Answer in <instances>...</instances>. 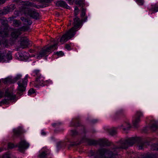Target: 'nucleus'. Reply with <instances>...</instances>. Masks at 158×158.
<instances>
[{"label":"nucleus","mask_w":158,"mask_h":158,"mask_svg":"<svg viewBox=\"0 0 158 158\" xmlns=\"http://www.w3.org/2000/svg\"><path fill=\"white\" fill-rule=\"evenodd\" d=\"M79 10L77 7L76 6L75 8L74 16L75 18L73 19V27L70 29L69 31L64 34L61 37L60 42L61 43L65 42L69 40L73 37L76 34L77 30L76 29L78 28L80 26L81 21L79 18L77 17L78 14Z\"/></svg>","instance_id":"2"},{"label":"nucleus","mask_w":158,"mask_h":158,"mask_svg":"<svg viewBox=\"0 0 158 158\" xmlns=\"http://www.w3.org/2000/svg\"><path fill=\"white\" fill-rule=\"evenodd\" d=\"M18 56V58L22 60H26L28 58V56L26 55L25 52H23V53L20 52H19Z\"/></svg>","instance_id":"13"},{"label":"nucleus","mask_w":158,"mask_h":158,"mask_svg":"<svg viewBox=\"0 0 158 158\" xmlns=\"http://www.w3.org/2000/svg\"><path fill=\"white\" fill-rule=\"evenodd\" d=\"M135 138L132 137L129 139V146H132L135 142Z\"/></svg>","instance_id":"25"},{"label":"nucleus","mask_w":158,"mask_h":158,"mask_svg":"<svg viewBox=\"0 0 158 158\" xmlns=\"http://www.w3.org/2000/svg\"><path fill=\"white\" fill-rule=\"evenodd\" d=\"M20 19L21 20L24 22V24H25V23H26V21H27V19L23 17H21Z\"/></svg>","instance_id":"34"},{"label":"nucleus","mask_w":158,"mask_h":158,"mask_svg":"<svg viewBox=\"0 0 158 158\" xmlns=\"http://www.w3.org/2000/svg\"><path fill=\"white\" fill-rule=\"evenodd\" d=\"M108 132L110 135L114 136L117 134L116 129L115 128H111L108 130Z\"/></svg>","instance_id":"21"},{"label":"nucleus","mask_w":158,"mask_h":158,"mask_svg":"<svg viewBox=\"0 0 158 158\" xmlns=\"http://www.w3.org/2000/svg\"><path fill=\"white\" fill-rule=\"evenodd\" d=\"M3 150V149L1 148H0V152L2 151Z\"/></svg>","instance_id":"57"},{"label":"nucleus","mask_w":158,"mask_h":158,"mask_svg":"<svg viewBox=\"0 0 158 158\" xmlns=\"http://www.w3.org/2000/svg\"><path fill=\"white\" fill-rule=\"evenodd\" d=\"M23 5H24L23 8H27V6H31L37 8L36 5L33 2H23Z\"/></svg>","instance_id":"18"},{"label":"nucleus","mask_w":158,"mask_h":158,"mask_svg":"<svg viewBox=\"0 0 158 158\" xmlns=\"http://www.w3.org/2000/svg\"><path fill=\"white\" fill-rule=\"evenodd\" d=\"M92 122L93 123H95L97 122V120H93L92 121Z\"/></svg>","instance_id":"51"},{"label":"nucleus","mask_w":158,"mask_h":158,"mask_svg":"<svg viewBox=\"0 0 158 158\" xmlns=\"http://www.w3.org/2000/svg\"><path fill=\"white\" fill-rule=\"evenodd\" d=\"M78 118H76L75 119H73L71 122L70 126L76 127L79 126L80 124L78 121Z\"/></svg>","instance_id":"19"},{"label":"nucleus","mask_w":158,"mask_h":158,"mask_svg":"<svg viewBox=\"0 0 158 158\" xmlns=\"http://www.w3.org/2000/svg\"><path fill=\"white\" fill-rule=\"evenodd\" d=\"M10 154H5L3 155L2 158H10Z\"/></svg>","instance_id":"38"},{"label":"nucleus","mask_w":158,"mask_h":158,"mask_svg":"<svg viewBox=\"0 0 158 158\" xmlns=\"http://www.w3.org/2000/svg\"><path fill=\"white\" fill-rule=\"evenodd\" d=\"M14 134L16 136H19L23 133V131L21 127H19L17 129H14L13 130Z\"/></svg>","instance_id":"20"},{"label":"nucleus","mask_w":158,"mask_h":158,"mask_svg":"<svg viewBox=\"0 0 158 158\" xmlns=\"http://www.w3.org/2000/svg\"><path fill=\"white\" fill-rule=\"evenodd\" d=\"M56 54L58 56H62L64 55V53L62 51L57 52Z\"/></svg>","instance_id":"36"},{"label":"nucleus","mask_w":158,"mask_h":158,"mask_svg":"<svg viewBox=\"0 0 158 158\" xmlns=\"http://www.w3.org/2000/svg\"><path fill=\"white\" fill-rule=\"evenodd\" d=\"M36 81L39 84H43V78L41 76H39L36 79Z\"/></svg>","instance_id":"23"},{"label":"nucleus","mask_w":158,"mask_h":158,"mask_svg":"<svg viewBox=\"0 0 158 158\" xmlns=\"http://www.w3.org/2000/svg\"><path fill=\"white\" fill-rule=\"evenodd\" d=\"M28 15L32 18L37 20L39 19V15L35 10L29 9L28 10Z\"/></svg>","instance_id":"10"},{"label":"nucleus","mask_w":158,"mask_h":158,"mask_svg":"<svg viewBox=\"0 0 158 158\" xmlns=\"http://www.w3.org/2000/svg\"><path fill=\"white\" fill-rule=\"evenodd\" d=\"M43 3H48L50 2V0H42Z\"/></svg>","instance_id":"42"},{"label":"nucleus","mask_w":158,"mask_h":158,"mask_svg":"<svg viewBox=\"0 0 158 158\" xmlns=\"http://www.w3.org/2000/svg\"><path fill=\"white\" fill-rule=\"evenodd\" d=\"M76 4L82 7V10L81 13V17L84 16L85 14L86 10L83 8L85 5L84 1V0H76Z\"/></svg>","instance_id":"11"},{"label":"nucleus","mask_w":158,"mask_h":158,"mask_svg":"<svg viewBox=\"0 0 158 158\" xmlns=\"http://www.w3.org/2000/svg\"><path fill=\"white\" fill-rule=\"evenodd\" d=\"M89 145H95L98 144V141L94 139H89L86 138H83Z\"/></svg>","instance_id":"15"},{"label":"nucleus","mask_w":158,"mask_h":158,"mask_svg":"<svg viewBox=\"0 0 158 158\" xmlns=\"http://www.w3.org/2000/svg\"><path fill=\"white\" fill-rule=\"evenodd\" d=\"M60 123H54L52 124V125L53 127H55L56 126V125H60Z\"/></svg>","instance_id":"44"},{"label":"nucleus","mask_w":158,"mask_h":158,"mask_svg":"<svg viewBox=\"0 0 158 158\" xmlns=\"http://www.w3.org/2000/svg\"><path fill=\"white\" fill-rule=\"evenodd\" d=\"M62 144L63 143L61 142H58L57 143V147L58 148H60L62 147Z\"/></svg>","instance_id":"33"},{"label":"nucleus","mask_w":158,"mask_h":158,"mask_svg":"<svg viewBox=\"0 0 158 158\" xmlns=\"http://www.w3.org/2000/svg\"><path fill=\"white\" fill-rule=\"evenodd\" d=\"M56 4L58 6L64 7L67 9H69V7L66 4V2L63 1L61 0L57 1Z\"/></svg>","instance_id":"14"},{"label":"nucleus","mask_w":158,"mask_h":158,"mask_svg":"<svg viewBox=\"0 0 158 158\" xmlns=\"http://www.w3.org/2000/svg\"><path fill=\"white\" fill-rule=\"evenodd\" d=\"M5 2V0H0V4H3ZM1 14V13H0V15Z\"/></svg>","instance_id":"45"},{"label":"nucleus","mask_w":158,"mask_h":158,"mask_svg":"<svg viewBox=\"0 0 158 158\" xmlns=\"http://www.w3.org/2000/svg\"><path fill=\"white\" fill-rule=\"evenodd\" d=\"M1 23L2 25L0 27V37L4 38L9 35L8 21L6 20L2 19Z\"/></svg>","instance_id":"3"},{"label":"nucleus","mask_w":158,"mask_h":158,"mask_svg":"<svg viewBox=\"0 0 158 158\" xmlns=\"http://www.w3.org/2000/svg\"><path fill=\"white\" fill-rule=\"evenodd\" d=\"M5 98L2 100L0 103L7 104L8 101L14 100L15 98V96L12 93L9 92L8 90L5 91Z\"/></svg>","instance_id":"6"},{"label":"nucleus","mask_w":158,"mask_h":158,"mask_svg":"<svg viewBox=\"0 0 158 158\" xmlns=\"http://www.w3.org/2000/svg\"><path fill=\"white\" fill-rule=\"evenodd\" d=\"M117 146H115L110 149L101 148L98 151L91 150L89 152L90 157L94 156V158H115L117 155V150L119 148H126L128 144V139L117 142Z\"/></svg>","instance_id":"1"},{"label":"nucleus","mask_w":158,"mask_h":158,"mask_svg":"<svg viewBox=\"0 0 158 158\" xmlns=\"http://www.w3.org/2000/svg\"><path fill=\"white\" fill-rule=\"evenodd\" d=\"M76 145V144L75 143H71L70 144V146L73 147L75 145Z\"/></svg>","instance_id":"47"},{"label":"nucleus","mask_w":158,"mask_h":158,"mask_svg":"<svg viewBox=\"0 0 158 158\" xmlns=\"http://www.w3.org/2000/svg\"><path fill=\"white\" fill-rule=\"evenodd\" d=\"M7 42H8V40L5 39H4V42H2V43L7 44Z\"/></svg>","instance_id":"48"},{"label":"nucleus","mask_w":158,"mask_h":158,"mask_svg":"<svg viewBox=\"0 0 158 158\" xmlns=\"http://www.w3.org/2000/svg\"><path fill=\"white\" fill-rule=\"evenodd\" d=\"M29 144L25 140H21L19 143L16 145V146L19 148V150L21 152H23L25 150L27 149L29 147Z\"/></svg>","instance_id":"9"},{"label":"nucleus","mask_w":158,"mask_h":158,"mask_svg":"<svg viewBox=\"0 0 158 158\" xmlns=\"http://www.w3.org/2000/svg\"><path fill=\"white\" fill-rule=\"evenodd\" d=\"M136 2L139 5H143L144 2L143 0H136Z\"/></svg>","instance_id":"32"},{"label":"nucleus","mask_w":158,"mask_h":158,"mask_svg":"<svg viewBox=\"0 0 158 158\" xmlns=\"http://www.w3.org/2000/svg\"><path fill=\"white\" fill-rule=\"evenodd\" d=\"M152 127H155V128H156L157 127V126L156 125H153V126H152Z\"/></svg>","instance_id":"55"},{"label":"nucleus","mask_w":158,"mask_h":158,"mask_svg":"<svg viewBox=\"0 0 158 158\" xmlns=\"http://www.w3.org/2000/svg\"><path fill=\"white\" fill-rule=\"evenodd\" d=\"M7 9L10 12L12 11L15 8V5L14 4H11L9 6H7Z\"/></svg>","instance_id":"27"},{"label":"nucleus","mask_w":158,"mask_h":158,"mask_svg":"<svg viewBox=\"0 0 158 158\" xmlns=\"http://www.w3.org/2000/svg\"><path fill=\"white\" fill-rule=\"evenodd\" d=\"M35 91L34 90L33 88L30 89L28 92V94L29 95H31L32 94L35 93Z\"/></svg>","instance_id":"31"},{"label":"nucleus","mask_w":158,"mask_h":158,"mask_svg":"<svg viewBox=\"0 0 158 158\" xmlns=\"http://www.w3.org/2000/svg\"><path fill=\"white\" fill-rule=\"evenodd\" d=\"M125 124H127V125L128 124L127 123H125L123 125H122L121 126L122 127H125Z\"/></svg>","instance_id":"54"},{"label":"nucleus","mask_w":158,"mask_h":158,"mask_svg":"<svg viewBox=\"0 0 158 158\" xmlns=\"http://www.w3.org/2000/svg\"><path fill=\"white\" fill-rule=\"evenodd\" d=\"M87 16L85 17L83 19H82L83 21L85 22L86 21V20H87Z\"/></svg>","instance_id":"46"},{"label":"nucleus","mask_w":158,"mask_h":158,"mask_svg":"<svg viewBox=\"0 0 158 158\" xmlns=\"http://www.w3.org/2000/svg\"><path fill=\"white\" fill-rule=\"evenodd\" d=\"M34 72L35 74L37 76V77H39V76H41L39 74V70H36Z\"/></svg>","instance_id":"39"},{"label":"nucleus","mask_w":158,"mask_h":158,"mask_svg":"<svg viewBox=\"0 0 158 158\" xmlns=\"http://www.w3.org/2000/svg\"><path fill=\"white\" fill-rule=\"evenodd\" d=\"M96 132V131L95 130H92V132L94 133Z\"/></svg>","instance_id":"56"},{"label":"nucleus","mask_w":158,"mask_h":158,"mask_svg":"<svg viewBox=\"0 0 158 158\" xmlns=\"http://www.w3.org/2000/svg\"><path fill=\"white\" fill-rule=\"evenodd\" d=\"M154 146H155L156 148L153 149V150H158V144H155L154 145Z\"/></svg>","instance_id":"43"},{"label":"nucleus","mask_w":158,"mask_h":158,"mask_svg":"<svg viewBox=\"0 0 158 158\" xmlns=\"http://www.w3.org/2000/svg\"><path fill=\"white\" fill-rule=\"evenodd\" d=\"M83 132L85 133V128L83 127Z\"/></svg>","instance_id":"53"},{"label":"nucleus","mask_w":158,"mask_h":158,"mask_svg":"<svg viewBox=\"0 0 158 158\" xmlns=\"http://www.w3.org/2000/svg\"><path fill=\"white\" fill-rule=\"evenodd\" d=\"M21 33L19 29L15 30L13 31L11 34V37L14 38H17Z\"/></svg>","instance_id":"17"},{"label":"nucleus","mask_w":158,"mask_h":158,"mask_svg":"<svg viewBox=\"0 0 158 158\" xmlns=\"http://www.w3.org/2000/svg\"><path fill=\"white\" fill-rule=\"evenodd\" d=\"M65 48L69 50H70L71 49L70 46L69 44H66L65 45Z\"/></svg>","instance_id":"40"},{"label":"nucleus","mask_w":158,"mask_h":158,"mask_svg":"<svg viewBox=\"0 0 158 158\" xmlns=\"http://www.w3.org/2000/svg\"><path fill=\"white\" fill-rule=\"evenodd\" d=\"M143 116V113L140 111H138L135 114V117L133 120V124L134 127H138L139 124L140 122V118Z\"/></svg>","instance_id":"7"},{"label":"nucleus","mask_w":158,"mask_h":158,"mask_svg":"<svg viewBox=\"0 0 158 158\" xmlns=\"http://www.w3.org/2000/svg\"><path fill=\"white\" fill-rule=\"evenodd\" d=\"M41 134L43 135H45L46 134V133L44 131H42L41 133Z\"/></svg>","instance_id":"50"},{"label":"nucleus","mask_w":158,"mask_h":158,"mask_svg":"<svg viewBox=\"0 0 158 158\" xmlns=\"http://www.w3.org/2000/svg\"><path fill=\"white\" fill-rule=\"evenodd\" d=\"M13 23V25L16 27L19 26L21 24V23L19 20L16 19H14Z\"/></svg>","instance_id":"24"},{"label":"nucleus","mask_w":158,"mask_h":158,"mask_svg":"<svg viewBox=\"0 0 158 158\" xmlns=\"http://www.w3.org/2000/svg\"><path fill=\"white\" fill-rule=\"evenodd\" d=\"M8 8L7 7H6L4 8L3 11L2 12V15L6 14L10 11H9L7 9Z\"/></svg>","instance_id":"29"},{"label":"nucleus","mask_w":158,"mask_h":158,"mask_svg":"<svg viewBox=\"0 0 158 158\" xmlns=\"http://www.w3.org/2000/svg\"><path fill=\"white\" fill-rule=\"evenodd\" d=\"M57 44H55L53 45L47 47L45 49L41 50L39 52V54L37 55L36 58L38 59H40L48 54V52H51V51H53L56 48V46Z\"/></svg>","instance_id":"4"},{"label":"nucleus","mask_w":158,"mask_h":158,"mask_svg":"<svg viewBox=\"0 0 158 158\" xmlns=\"http://www.w3.org/2000/svg\"><path fill=\"white\" fill-rule=\"evenodd\" d=\"M98 144L102 147L108 146L110 145V144L107 141L103 139H100L98 141Z\"/></svg>","instance_id":"16"},{"label":"nucleus","mask_w":158,"mask_h":158,"mask_svg":"<svg viewBox=\"0 0 158 158\" xmlns=\"http://www.w3.org/2000/svg\"><path fill=\"white\" fill-rule=\"evenodd\" d=\"M145 143H141L138 146V147L139 149H142L144 146Z\"/></svg>","instance_id":"37"},{"label":"nucleus","mask_w":158,"mask_h":158,"mask_svg":"<svg viewBox=\"0 0 158 158\" xmlns=\"http://www.w3.org/2000/svg\"><path fill=\"white\" fill-rule=\"evenodd\" d=\"M21 77V75H18L14 78L12 77H9L2 80L3 82L5 84L13 83L16 82Z\"/></svg>","instance_id":"8"},{"label":"nucleus","mask_w":158,"mask_h":158,"mask_svg":"<svg viewBox=\"0 0 158 158\" xmlns=\"http://www.w3.org/2000/svg\"><path fill=\"white\" fill-rule=\"evenodd\" d=\"M151 10L153 13L157 12L158 11V5L156 4L152 5Z\"/></svg>","instance_id":"22"},{"label":"nucleus","mask_w":158,"mask_h":158,"mask_svg":"<svg viewBox=\"0 0 158 158\" xmlns=\"http://www.w3.org/2000/svg\"><path fill=\"white\" fill-rule=\"evenodd\" d=\"M20 45L23 48H26L30 44L29 40L27 37H22L20 40Z\"/></svg>","instance_id":"12"},{"label":"nucleus","mask_w":158,"mask_h":158,"mask_svg":"<svg viewBox=\"0 0 158 158\" xmlns=\"http://www.w3.org/2000/svg\"><path fill=\"white\" fill-rule=\"evenodd\" d=\"M28 75H26L24 80H20L18 83V93L21 95L22 94L23 92L25 91L26 90V87L27 85L26 80L28 77Z\"/></svg>","instance_id":"5"},{"label":"nucleus","mask_w":158,"mask_h":158,"mask_svg":"<svg viewBox=\"0 0 158 158\" xmlns=\"http://www.w3.org/2000/svg\"><path fill=\"white\" fill-rule=\"evenodd\" d=\"M73 22H72V20L70 21V23H69L68 25V26L70 25H71V23H72L73 24Z\"/></svg>","instance_id":"49"},{"label":"nucleus","mask_w":158,"mask_h":158,"mask_svg":"<svg viewBox=\"0 0 158 158\" xmlns=\"http://www.w3.org/2000/svg\"><path fill=\"white\" fill-rule=\"evenodd\" d=\"M128 126H127V127L126 128H123V130L124 131H125V132L126 133H128Z\"/></svg>","instance_id":"41"},{"label":"nucleus","mask_w":158,"mask_h":158,"mask_svg":"<svg viewBox=\"0 0 158 158\" xmlns=\"http://www.w3.org/2000/svg\"><path fill=\"white\" fill-rule=\"evenodd\" d=\"M15 147L14 144L11 143H9L8 144V149H11Z\"/></svg>","instance_id":"30"},{"label":"nucleus","mask_w":158,"mask_h":158,"mask_svg":"<svg viewBox=\"0 0 158 158\" xmlns=\"http://www.w3.org/2000/svg\"><path fill=\"white\" fill-rule=\"evenodd\" d=\"M32 23V21L29 20L27 19V21H26V23H25V24L30 25Z\"/></svg>","instance_id":"35"},{"label":"nucleus","mask_w":158,"mask_h":158,"mask_svg":"<svg viewBox=\"0 0 158 158\" xmlns=\"http://www.w3.org/2000/svg\"><path fill=\"white\" fill-rule=\"evenodd\" d=\"M9 19H10V20H12V19H14L13 17H10L8 18Z\"/></svg>","instance_id":"52"},{"label":"nucleus","mask_w":158,"mask_h":158,"mask_svg":"<svg viewBox=\"0 0 158 158\" xmlns=\"http://www.w3.org/2000/svg\"><path fill=\"white\" fill-rule=\"evenodd\" d=\"M70 135L72 136H74L78 135V133L75 130H72L70 131Z\"/></svg>","instance_id":"26"},{"label":"nucleus","mask_w":158,"mask_h":158,"mask_svg":"<svg viewBox=\"0 0 158 158\" xmlns=\"http://www.w3.org/2000/svg\"><path fill=\"white\" fill-rule=\"evenodd\" d=\"M46 155V152H43L39 155V156L40 158H45Z\"/></svg>","instance_id":"28"}]
</instances>
